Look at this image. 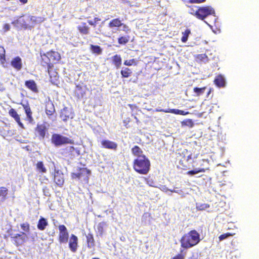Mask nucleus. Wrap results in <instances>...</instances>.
I'll return each instance as SVG.
<instances>
[{
    "label": "nucleus",
    "instance_id": "35",
    "mask_svg": "<svg viewBox=\"0 0 259 259\" xmlns=\"http://www.w3.org/2000/svg\"><path fill=\"white\" fill-rule=\"evenodd\" d=\"M113 61L115 65L119 67L121 64V58L119 56L116 55L113 57Z\"/></svg>",
    "mask_w": 259,
    "mask_h": 259
},
{
    "label": "nucleus",
    "instance_id": "8",
    "mask_svg": "<svg viewBox=\"0 0 259 259\" xmlns=\"http://www.w3.org/2000/svg\"><path fill=\"white\" fill-rule=\"evenodd\" d=\"M77 237L75 235L72 234L69 239V248L73 252H75L76 251L77 248Z\"/></svg>",
    "mask_w": 259,
    "mask_h": 259
},
{
    "label": "nucleus",
    "instance_id": "46",
    "mask_svg": "<svg viewBox=\"0 0 259 259\" xmlns=\"http://www.w3.org/2000/svg\"><path fill=\"white\" fill-rule=\"evenodd\" d=\"M189 13L194 16V14L192 13L193 11H195L197 9L199 8V7L197 6H189Z\"/></svg>",
    "mask_w": 259,
    "mask_h": 259
},
{
    "label": "nucleus",
    "instance_id": "45",
    "mask_svg": "<svg viewBox=\"0 0 259 259\" xmlns=\"http://www.w3.org/2000/svg\"><path fill=\"white\" fill-rule=\"evenodd\" d=\"M206 0H188L187 2L191 4H199L205 2Z\"/></svg>",
    "mask_w": 259,
    "mask_h": 259
},
{
    "label": "nucleus",
    "instance_id": "16",
    "mask_svg": "<svg viewBox=\"0 0 259 259\" xmlns=\"http://www.w3.org/2000/svg\"><path fill=\"white\" fill-rule=\"evenodd\" d=\"M80 172L78 173H73L72 174V178L73 179L78 178L80 179L82 175H90L91 174V171L87 168H81L80 169Z\"/></svg>",
    "mask_w": 259,
    "mask_h": 259
},
{
    "label": "nucleus",
    "instance_id": "48",
    "mask_svg": "<svg viewBox=\"0 0 259 259\" xmlns=\"http://www.w3.org/2000/svg\"><path fill=\"white\" fill-rule=\"evenodd\" d=\"M5 32L9 31L10 29V25L9 24H5L3 27Z\"/></svg>",
    "mask_w": 259,
    "mask_h": 259
},
{
    "label": "nucleus",
    "instance_id": "41",
    "mask_svg": "<svg viewBox=\"0 0 259 259\" xmlns=\"http://www.w3.org/2000/svg\"><path fill=\"white\" fill-rule=\"evenodd\" d=\"M105 225V223L102 222L98 224V232H100L101 234L103 233V227Z\"/></svg>",
    "mask_w": 259,
    "mask_h": 259
},
{
    "label": "nucleus",
    "instance_id": "19",
    "mask_svg": "<svg viewBox=\"0 0 259 259\" xmlns=\"http://www.w3.org/2000/svg\"><path fill=\"white\" fill-rule=\"evenodd\" d=\"M48 224L46 219L41 217L38 221L37 228L40 230H44Z\"/></svg>",
    "mask_w": 259,
    "mask_h": 259
},
{
    "label": "nucleus",
    "instance_id": "31",
    "mask_svg": "<svg viewBox=\"0 0 259 259\" xmlns=\"http://www.w3.org/2000/svg\"><path fill=\"white\" fill-rule=\"evenodd\" d=\"M55 109L53 105L52 104H48L46 106V111L48 115H52L54 112Z\"/></svg>",
    "mask_w": 259,
    "mask_h": 259
},
{
    "label": "nucleus",
    "instance_id": "40",
    "mask_svg": "<svg viewBox=\"0 0 259 259\" xmlns=\"http://www.w3.org/2000/svg\"><path fill=\"white\" fill-rule=\"evenodd\" d=\"M5 50L2 47H0V59L5 61Z\"/></svg>",
    "mask_w": 259,
    "mask_h": 259
},
{
    "label": "nucleus",
    "instance_id": "17",
    "mask_svg": "<svg viewBox=\"0 0 259 259\" xmlns=\"http://www.w3.org/2000/svg\"><path fill=\"white\" fill-rule=\"evenodd\" d=\"M22 106L24 108V109L25 110L27 117L28 118V120L30 122L32 121L33 120V118L32 117V112L29 106L28 105V104H22Z\"/></svg>",
    "mask_w": 259,
    "mask_h": 259
},
{
    "label": "nucleus",
    "instance_id": "42",
    "mask_svg": "<svg viewBox=\"0 0 259 259\" xmlns=\"http://www.w3.org/2000/svg\"><path fill=\"white\" fill-rule=\"evenodd\" d=\"M21 227L23 229V230L26 232H28L29 230V225L27 223L22 224L21 225Z\"/></svg>",
    "mask_w": 259,
    "mask_h": 259
},
{
    "label": "nucleus",
    "instance_id": "25",
    "mask_svg": "<svg viewBox=\"0 0 259 259\" xmlns=\"http://www.w3.org/2000/svg\"><path fill=\"white\" fill-rule=\"evenodd\" d=\"M78 29L79 32L84 34H88L89 33V28L85 25V23L78 26Z\"/></svg>",
    "mask_w": 259,
    "mask_h": 259
},
{
    "label": "nucleus",
    "instance_id": "15",
    "mask_svg": "<svg viewBox=\"0 0 259 259\" xmlns=\"http://www.w3.org/2000/svg\"><path fill=\"white\" fill-rule=\"evenodd\" d=\"M165 113H170L175 114H179L182 115H186L189 114V112H186L184 110H181L177 109H169L167 110H162Z\"/></svg>",
    "mask_w": 259,
    "mask_h": 259
},
{
    "label": "nucleus",
    "instance_id": "27",
    "mask_svg": "<svg viewBox=\"0 0 259 259\" xmlns=\"http://www.w3.org/2000/svg\"><path fill=\"white\" fill-rule=\"evenodd\" d=\"M132 150L133 154H134L135 156H137V157L141 156H145L144 155L142 154V150L137 146H135L134 147H133Z\"/></svg>",
    "mask_w": 259,
    "mask_h": 259
},
{
    "label": "nucleus",
    "instance_id": "32",
    "mask_svg": "<svg viewBox=\"0 0 259 259\" xmlns=\"http://www.w3.org/2000/svg\"><path fill=\"white\" fill-rule=\"evenodd\" d=\"M206 89V87L201 88L195 87L193 89V91L194 93H195L196 94V95L197 96H199L204 93V91Z\"/></svg>",
    "mask_w": 259,
    "mask_h": 259
},
{
    "label": "nucleus",
    "instance_id": "29",
    "mask_svg": "<svg viewBox=\"0 0 259 259\" xmlns=\"http://www.w3.org/2000/svg\"><path fill=\"white\" fill-rule=\"evenodd\" d=\"M90 49L93 53L99 55L102 53V49L99 46L91 45Z\"/></svg>",
    "mask_w": 259,
    "mask_h": 259
},
{
    "label": "nucleus",
    "instance_id": "36",
    "mask_svg": "<svg viewBox=\"0 0 259 259\" xmlns=\"http://www.w3.org/2000/svg\"><path fill=\"white\" fill-rule=\"evenodd\" d=\"M209 207V205L206 203L200 204L196 206V208L199 210H203Z\"/></svg>",
    "mask_w": 259,
    "mask_h": 259
},
{
    "label": "nucleus",
    "instance_id": "51",
    "mask_svg": "<svg viewBox=\"0 0 259 259\" xmlns=\"http://www.w3.org/2000/svg\"><path fill=\"white\" fill-rule=\"evenodd\" d=\"M100 19L98 18H95L94 19V23H97V22H98L99 21H100Z\"/></svg>",
    "mask_w": 259,
    "mask_h": 259
},
{
    "label": "nucleus",
    "instance_id": "54",
    "mask_svg": "<svg viewBox=\"0 0 259 259\" xmlns=\"http://www.w3.org/2000/svg\"><path fill=\"white\" fill-rule=\"evenodd\" d=\"M20 1L22 3H23V4H25L27 3V0H20Z\"/></svg>",
    "mask_w": 259,
    "mask_h": 259
},
{
    "label": "nucleus",
    "instance_id": "12",
    "mask_svg": "<svg viewBox=\"0 0 259 259\" xmlns=\"http://www.w3.org/2000/svg\"><path fill=\"white\" fill-rule=\"evenodd\" d=\"M214 83L219 88L224 87L226 84L225 79L222 75H219L216 76L214 80Z\"/></svg>",
    "mask_w": 259,
    "mask_h": 259
},
{
    "label": "nucleus",
    "instance_id": "3",
    "mask_svg": "<svg viewBox=\"0 0 259 259\" xmlns=\"http://www.w3.org/2000/svg\"><path fill=\"white\" fill-rule=\"evenodd\" d=\"M133 168L138 173L146 175L150 170V161L145 156H139L133 163Z\"/></svg>",
    "mask_w": 259,
    "mask_h": 259
},
{
    "label": "nucleus",
    "instance_id": "20",
    "mask_svg": "<svg viewBox=\"0 0 259 259\" xmlns=\"http://www.w3.org/2000/svg\"><path fill=\"white\" fill-rule=\"evenodd\" d=\"M9 114L15 119L19 124L22 126L23 124L20 121V117L17 112L13 109H11L9 111Z\"/></svg>",
    "mask_w": 259,
    "mask_h": 259
},
{
    "label": "nucleus",
    "instance_id": "1",
    "mask_svg": "<svg viewBox=\"0 0 259 259\" xmlns=\"http://www.w3.org/2000/svg\"><path fill=\"white\" fill-rule=\"evenodd\" d=\"M200 241L199 234L195 230L184 234L180 240L182 247L188 249L196 245Z\"/></svg>",
    "mask_w": 259,
    "mask_h": 259
},
{
    "label": "nucleus",
    "instance_id": "10",
    "mask_svg": "<svg viewBox=\"0 0 259 259\" xmlns=\"http://www.w3.org/2000/svg\"><path fill=\"white\" fill-rule=\"evenodd\" d=\"M47 131L46 126L45 124L38 125L36 128V133L39 136V139H44Z\"/></svg>",
    "mask_w": 259,
    "mask_h": 259
},
{
    "label": "nucleus",
    "instance_id": "28",
    "mask_svg": "<svg viewBox=\"0 0 259 259\" xmlns=\"http://www.w3.org/2000/svg\"><path fill=\"white\" fill-rule=\"evenodd\" d=\"M36 166L37 170H38L39 172L42 173H46L47 172V169L45 167V165L42 162H38L36 164Z\"/></svg>",
    "mask_w": 259,
    "mask_h": 259
},
{
    "label": "nucleus",
    "instance_id": "22",
    "mask_svg": "<svg viewBox=\"0 0 259 259\" xmlns=\"http://www.w3.org/2000/svg\"><path fill=\"white\" fill-rule=\"evenodd\" d=\"M8 194V189L5 187L0 188V202L4 201Z\"/></svg>",
    "mask_w": 259,
    "mask_h": 259
},
{
    "label": "nucleus",
    "instance_id": "21",
    "mask_svg": "<svg viewBox=\"0 0 259 259\" xmlns=\"http://www.w3.org/2000/svg\"><path fill=\"white\" fill-rule=\"evenodd\" d=\"M195 60L198 62H205L208 61V57L205 54H198L195 56Z\"/></svg>",
    "mask_w": 259,
    "mask_h": 259
},
{
    "label": "nucleus",
    "instance_id": "30",
    "mask_svg": "<svg viewBox=\"0 0 259 259\" xmlns=\"http://www.w3.org/2000/svg\"><path fill=\"white\" fill-rule=\"evenodd\" d=\"M190 33V30L189 29H186L185 31L182 33L183 36L181 38V40L183 42H186L187 41Z\"/></svg>",
    "mask_w": 259,
    "mask_h": 259
},
{
    "label": "nucleus",
    "instance_id": "6",
    "mask_svg": "<svg viewBox=\"0 0 259 259\" xmlns=\"http://www.w3.org/2000/svg\"><path fill=\"white\" fill-rule=\"evenodd\" d=\"M27 21L28 22L29 29L34 27L37 24L40 23L44 21V19L41 17L29 16L27 17Z\"/></svg>",
    "mask_w": 259,
    "mask_h": 259
},
{
    "label": "nucleus",
    "instance_id": "44",
    "mask_svg": "<svg viewBox=\"0 0 259 259\" xmlns=\"http://www.w3.org/2000/svg\"><path fill=\"white\" fill-rule=\"evenodd\" d=\"M48 53L46 54H44L43 55H41V58L42 60L46 63V64H49L51 63V61H50L48 59Z\"/></svg>",
    "mask_w": 259,
    "mask_h": 259
},
{
    "label": "nucleus",
    "instance_id": "49",
    "mask_svg": "<svg viewBox=\"0 0 259 259\" xmlns=\"http://www.w3.org/2000/svg\"><path fill=\"white\" fill-rule=\"evenodd\" d=\"M18 237H21L22 239H23V241H25L26 238V235L25 233H22V234H18L16 236V238H17Z\"/></svg>",
    "mask_w": 259,
    "mask_h": 259
},
{
    "label": "nucleus",
    "instance_id": "23",
    "mask_svg": "<svg viewBox=\"0 0 259 259\" xmlns=\"http://www.w3.org/2000/svg\"><path fill=\"white\" fill-rule=\"evenodd\" d=\"M88 247L89 248H92L95 245V241L92 234H89L87 236Z\"/></svg>",
    "mask_w": 259,
    "mask_h": 259
},
{
    "label": "nucleus",
    "instance_id": "18",
    "mask_svg": "<svg viewBox=\"0 0 259 259\" xmlns=\"http://www.w3.org/2000/svg\"><path fill=\"white\" fill-rule=\"evenodd\" d=\"M25 85L34 92L37 91V86L34 80H30L25 82Z\"/></svg>",
    "mask_w": 259,
    "mask_h": 259
},
{
    "label": "nucleus",
    "instance_id": "13",
    "mask_svg": "<svg viewBox=\"0 0 259 259\" xmlns=\"http://www.w3.org/2000/svg\"><path fill=\"white\" fill-rule=\"evenodd\" d=\"M48 53V59L51 62L59 61L60 59V56L58 52H51Z\"/></svg>",
    "mask_w": 259,
    "mask_h": 259
},
{
    "label": "nucleus",
    "instance_id": "37",
    "mask_svg": "<svg viewBox=\"0 0 259 259\" xmlns=\"http://www.w3.org/2000/svg\"><path fill=\"white\" fill-rule=\"evenodd\" d=\"M183 124L187 125L189 127H192L194 125L192 119H188L183 121Z\"/></svg>",
    "mask_w": 259,
    "mask_h": 259
},
{
    "label": "nucleus",
    "instance_id": "2",
    "mask_svg": "<svg viewBox=\"0 0 259 259\" xmlns=\"http://www.w3.org/2000/svg\"><path fill=\"white\" fill-rule=\"evenodd\" d=\"M192 13L194 14V16L198 19L204 20L206 23L209 25L208 22L205 21V19L209 17H212L211 21L209 22L212 23L215 21V13L214 9L209 6L204 7H199L195 11Z\"/></svg>",
    "mask_w": 259,
    "mask_h": 259
},
{
    "label": "nucleus",
    "instance_id": "11",
    "mask_svg": "<svg viewBox=\"0 0 259 259\" xmlns=\"http://www.w3.org/2000/svg\"><path fill=\"white\" fill-rule=\"evenodd\" d=\"M11 65L17 70H21L22 67L21 59L19 57H15L12 60Z\"/></svg>",
    "mask_w": 259,
    "mask_h": 259
},
{
    "label": "nucleus",
    "instance_id": "33",
    "mask_svg": "<svg viewBox=\"0 0 259 259\" xmlns=\"http://www.w3.org/2000/svg\"><path fill=\"white\" fill-rule=\"evenodd\" d=\"M109 25L110 27H119L121 25V23L119 20L115 19L110 22Z\"/></svg>",
    "mask_w": 259,
    "mask_h": 259
},
{
    "label": "nucleus",
    "instance_id": "52",
    "mask_svg": "<svg viewBox=\"0 0 259 259\" xmlns=\"http://www.w3.org/2000/svg\"><path fill=\"white\" fill-rule=\"evenodd\" d=\"M212 91H213L212 89L210 88V89H209V91H208V93H207V96H209V95L211 93V92H212Z\"/></svg>",
    "mask_w": 259,
    "mask_h": 259
},
{
    "label": "nucleus",
    "instance_id": "26",
    "mask_svg": "<svg viewBox=\"0 0 259 259\" xmlns=\"http://www.w3.org/2000/svg\"><path fill=\"white\" fill-rule=\"evenodd\" d=\"M205 171V168L203 167H197L193 170H189L187 172V174L189 175H194L197 174L199 172H204Z\"/></svg>",
    "mask_w": 259,
    "mask_h": 259
},
{
    "label": "nucleus",
    "instance_id": "5",
    "mask_svg": "<svg viewBox=\"0 0 259 259\" xmlns=\"http://www.w3.org/2000/svg\"><path fill=\"white\" fill-rule=\"evenodd\" d=\"M59 240L60 243H66L68 240L69 234L66 227L64 225L59 226Z\"/></svg>",
    "mask_w": 259,
    "mask_h": 259
},
{
    "label": "nucleus",
    "instance_id": "34",
    "mask_svg": "<svg viewBox=\"0 0 259 259\" xmlns=\"http://www.w3.org/2000/svg\"><path fill=\"white\" fill-rule=\"evenodd\" d=\"M70 115L68 114L66 109L64 108L61 114V117L63 120L66 121L68 118H69Z\"/></svg>",
    "mask_w": 259,
    "mask_h": 259
},
{
    "label": "nucleus",
    "instance_id": "39",
    "mask_svg": "<svg viewBox=\"0 0 259 259\" xmlns=\"http://www.w3.org/2000/svg\"><path fill=\"white\" fill-rule=\"evenodd\" d=\"M129 69L127 68H125L124 69H122L121 73L123 77H127L129 76Z\"/></svg>",
    "mask_w": 259,
    "mask_h": 259
},
{
    "label": "nucleus",
    "instance_id": "38",
    "mask_svg": "<svg viewBox=\"0 0 259 259\" xmlns=\"http://www.w3.org/2000/svg\"><path fill=\"white\" fill-rule=\"evenodd\" d=\"M231 236H232V234H231L230 233H225V234H223L219 236V238L220 241H222V240H223Z\"/></svg>",
    "mask_w": 259,
    "mask_h": 259
},
{
    "label": "nucleus",
    "instance_id": "50",
    "mask_svg": "<svg viewBox=\"0 0 259 259\" xmlns=\"http://www.w3.org/2000/svg\"><path fill=\"white\" fill-rule=\"evenodd\" d=\"M88 23L90 25L94 26L96 25V23H94V21H92V20H88Z\"/></svg>",
    "mask_w": 259,
    "mask_h": 259
},
{
    "label": "nucleus",
    "instance_id": "53",
    "mask_svg": "<svg viewBox=\"0 0 259 259\" xmlns=\"http://www.w3.org/2000/svg\"><path fill=\"white\" fill-rule=\"evenodd\" d=\"M124 64L127 66H130V62L126 60L124 62Z\"/></svg>",
    "mask_w": 259,
    "mask_h": 259
},
{
    "label": "nucleus",
    "instance_id": "55",
    "mask_svg": "<svg viewBox=\"0 0 259 259\" xmlns=\"http://www.w3.org/2000/svg\"><path fill=\"white\" fill-rule=\"evenodd\" d=\"M93 259H99L98 258H93Z\"/></svg>",
    "mask_w": 259,
    "mask_h": 259
},
{
    "label": "nucleus",
    "instance_id": "47",
    "mask_svg": "<svg viewBox=\"0 0 259 259\" xmlns=\"http://www.w3.org/2000/svg\"><path fill=\"white\" fill-rule=\"evenodd\" d=\"M185 255L182 253H179L174 256L171 259H184Z\"/></svg>",
    "mask_w": 259,
    "mask_h": 259
},
{
    "label": "nucleus",
    "instance_id": "7",
    "mask_svg": "<svg viewBox=\"0 0 259 259\" xmlns=\"http://www.w3.org/2000/svg\"><path fill=\"white\" fill-rule=\"evenodd\" d=\"M12 24L16 27L20 26L22 28H24V29H29L28 22L27 21V17L26 19H24L21 16L18 18V19L12 22Z\"/></svg>",
    "mask_w": 259,
    "mask_h": 259
},
{
    "label": "nucleus",
    "instance_id": "24",
    "mask_svg": "<svg viewBox=\"0 0 259 259\" xmlns=\"http://www.w3.org/2000/svg\"><path fill=\"white\" fill-rule=\"evenodd\" d=\"M197 162L196 166H198V167H204L206 169H207V168L206 167V166L208 165V160L201 159H198L196 161Z\"/></svg>",
    "mask_w": 259,
    "mask_h": 259
},
{
    "label": "nucleus",
    "instance_id": "4",
    "mask_svg": "<svg viewBox=\"0 0 259 259\" xmlns=\"http://www.w3.org/2000/svg\"><path fill=\"white\" fill-rule=\"evenodd\" d=\"M52 142L56 146L71 143V140L66 137L58 134H54L52 137Z\"/></svg>",
    "mask_w": 259,
    "mask_h": 259
},
{
    "label": "nucleus",
    "instance_id": "14",
    "mask_svg": "<svg viewBox=\"0 0 259 259\" xmlns=\"http://www.w3.org/2000/svg\"><path fill=\"white\" fill-rule=\"evenodd\" d=\"M102 145L105 148L115 150L117 148V144L112 141L103 140L101 142Z\"/></svg>",
    "mask_w": 259,
    "mask_h": 259
},
{
    "label": "nucleus",
    "instance_id": "9",
    "mask_svg": "<svg viewBox=\"0 0 259 259\" xmlns=\"http://www.w3.org/2000/svg\"><path fill=\"white\" fill-rule=\"evenodd\" d=\"M54 181L58 186H62L64 184V179L63 173L59 170L55 171L54 174Z\"/></svg>",
    "mask_w": 259,
    "mask_h": 259
},
{
    "label": "nucleus",
    "instance_id": "43",
    "mask_svg": "<svg viewBox=\"0 0 259 259\" xmlns=\"http://www.w3.org/2000/svg\"><path fill=\"white\" fill-rule=\"evenodd\" d=\"M128 41V38L126 37H121L118 38V42L120 44H125Z\"/></svg>",
    "mask_w": 259,
    "mask_h": 259
}]
</instances>
